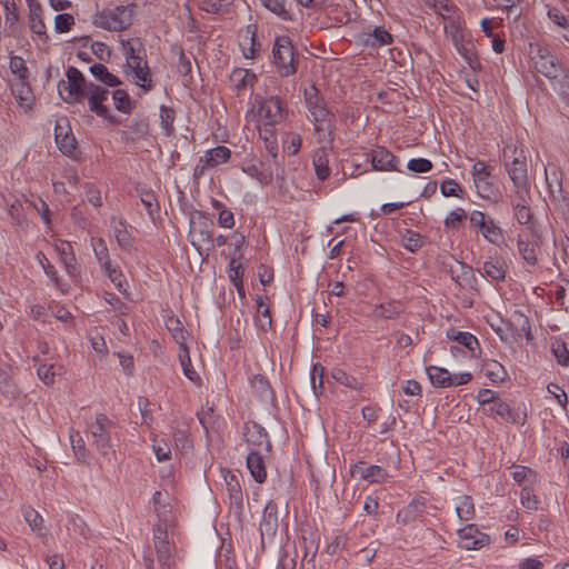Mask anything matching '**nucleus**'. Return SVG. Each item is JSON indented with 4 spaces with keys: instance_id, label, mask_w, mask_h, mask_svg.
<instances>
[{
    "instance_id": "nucleus-28",
    "label": "nucleus",
    "mask_w": 569,
    "mask_h": 569,
    "mask_svg": "<svg viewBox=\"0 0 569 569\" xmlns=\"http://www.w3.org/2000/svg\"><path fill=\"white\" fill-rule=\"evenodd\" d=\"M426 508V500L423 497L413 498L406 507L397 512L396 521L399 525L407 526L413 522Z\"/></svg>"
},
{
    "instance_id": "nucleus-38",
    "label": "nucleus",
    "mask_w": 569,
    "mask_h": 569,
    "mask_svg": "<svg viewBox=\"0 0 569 569\" xmlns=\"http://www.w3.org/2000/svg\"><path fill=\"white\" fill-rule=\"evenodd\" d=\"M256 32L254 24H248L240 33V48L246 59H253L256 54Z\"/></svg>"
},
{
    "instance_id": "nucleus-60",
    "label": "nucleus",
    "mask_w": 569,
    "mask_h": 569,
    "mask_svg": "<svg viewBox=\"0 0 569 569\" xmlns=\"http://www.w3.org/2000/svg\"><path fill=\"white\" fill-rule=\"evenodd\" d=\"M325 368L320 362L313 363L310 371V383L316 396L323 391Z\"/></svg>"
},
{
    "instance_id": "nucleus-8",
    "label": "nucleus",
    "mask_w": 569,
    "mask_h": 569,
    "mask_svg": "<svg viewBox=\"0 0 569 569\" xmlns=\"http://www.w3.org/2000/svg\"><path fill=\"white\" fill-rule=\"evenodd\" d=\"M505 164L517 192L529 191L527 157L523 149L513 147L512 160L508 161L507 151L503 152Z\"/></svg>"
},
{
    "instance_id": "nucleus-34",
    "label": "nucleus",
    "mask_w": 569,
    "mask_h": 569,
    "mask_svg": "<svg viewBox=\"0 0 569 569\" xmlns=\"http://www.w3.org/2000/svg\"><path fill=\"white\" fill-rule=\"evenodd\" d=\"M312 164L316 176L320 181H325L329 178L331 169L329 167V151L326 147H320L316 150Z\"/></svg>"
},
{
    "instance_id": "nucleus-41",
    "label": "nucleus",
    "mask_w": 569,
    "mask_h": 569,
    "mask_svg": "<svg viewBox=\"0 0 569 569\" xmlns=\"http://www.w3.org/2000/svg\"><path fill=\"white\" fill-rule=\"evenodd\" d=\"M113 231L118 246L121 248V250L131 252L136 239L132 233L128 231V222L124 219H120Z\"/></svg>"
},
{
    "instance_id": "nucleus-17",
    "label": "nucleus",
    "mask_w": 569,
    "mask_h": 569,
    "mask_svg": "<svg viewBox=\"0 0 569 569\" xmlns=\"http://www.w3.org/2000/svg\"><path fill=\"white\" fill-rule=\"evenodd\" d=\"M460 539L459 546L466 550H478L488 546L491 541L490 537L480 531L473 523L467 525L457 531Z\"/></svg>"
},
{
    "instance_id": "nucleus-31",
    "label": "nucleus",
    "mask_w": 569,
    "mask_h": 569,
    "mask_svg": "<svg viewBox=\"0 0 569 569\" xmlns=\"http://www.w3.org/2000/svg\"><path fill=\"white\" fill-rule=\"evenodd\" d=\"M293 2H262L272 13L284 21H296L302 16L301 9L295 10Z\"/></svg>"
},
{
    "instance_id": "nucleus-20",
    "label": "nucleus",
    "mask_w": 569,
    "mask_h": 569,
    "mask_svg": "<svg viewBox=\"0 0 569 569\" xmlns=\"http://www.w3.org/2000/svg\"><path fill=\"white\" fill-rule=\"evenodd\" d=\"M56 250L59 256V261L63 266L66 273L71 279L79 278L80 269L71 243L61 240L59 243L56 244Z\"/></svg>"
},
{
    "instance_id": "nucleus-53",
    "label": "nucleus",
    "mask_w": 569,
    "mask_h": 569,
    "mask_svg": "<svg viewBox=\"0 0 569 569\" xmlns=\"http://www.w3.org/2000/svg\"><path fill=\"white\" fill-rule=\"evenodd\" d=\"M331 377L339 385H342L352 390H361L362 389V383L356 377L347 373L345 370H342L340 368H335L331 371Z\"/></svg>"
},
{
    "instance_id": "nucleus-61",
    "label": "nucleus",
    "mask_w": 569,
    "mask_h": 569,
    "mask_svg": "<svg viewBox=\"0 0 569 569\" xmlns=\"http://www.w3.org/2000/svg\"><path fill=\"white\" fill-rule=\"evenodd\" d=\"M228 274L230 281L238 289V291H240L242 289L243 268L241 263L237 262L234 257L229 261Z\"/></svg>"
},
{
    "instance_id": "nucleus-58",
    "label": "nucleus",
    "mask_w": 569,
    "mask_h": 569,
    "mask_svg": "<svg viewBox=\"0 0 569 569\" xmlns=\"http://www.w3.org/2000/svg\"><path fill=\"white\" fill-rule=\"evenodd\" d=\"M112 99L116 109L123 113H129L134 106L129 93L123 89L114 90L112 93Z\"/></svg>"
},
{
    "instance_id": "nucleus-62",
    "label": "nucleus",
    "mask_w": 569,
    "mask_h": 569,
    "mask_svg": "<svg viewBox=\"0 0 569 569\" xmlns=\"http://www.w3.org/2000/svg\"><path fill=\"white\" fill-rule=\"evenodd\" d=\"M131 139L137 140L144 138L149 133V122L142 118H133L129 126Z\"/></svg>"
},
{
    "instance_id": "nucleus-21",
    "label": "nucleus",
    "mask_w": 569,
    "mask_h": 569,
    "mask_svg": "<svg viewBox=\"0 0 569 569\" xmlns=\"http://www.w3.org/2000/svg\"><path fill=\"white\" fill-rule=\"evenodd\" d=\"M512 214L519 224L526 226L528 229L532 223V212L529 206V191L516 192L515 199L511 200Z\"/></svg>"
},
{
    "instance_id": "nucleus-56",
    "label": "nucleus",
    "mask_w": 569,
    "mask_h": 569,
    "mask_svg": "<svg viewBox=\"0 0 569 569\" xmlns=\"http://www.w3.org/2000/svg\"><path fill=\"white\" fill-rule=\"evenodd\" d=\"M92 249L100 267H107L111 261L109 249L103 238L92 239Z\"/></svg>"
},
{
    "instance_id": "nucleus-24",
    "label": "nucleus",
    "mask_w": 569,
    "mask_h": 569,
    "mask_svg": "<svg viewBox=\"0 0 569 569\" xmlns=\"http://www.w3.org/2000/svg\"><path fill=\"white\" fill-rule=\"evenodd\" d=\"M243 437L246 442L253 448L270 446L267 430L256 421H248L243 425Z\"/></svg>"
},
{
    "instance_id": "nucleus-2",
    "label": "nucleus",
    "mask_w": 569,
    "mask_h": 569,
    "mask_svg": "<svg viewBox=\"0 0 569 569\" xmlns=\"http://www.w3.org/2000/svg\"><path fill=\"white\" fill-rule=\"evenodd\" d=\"M153 546L154 550L148 547L143 552L146 569H156L154 553L159 569H172L174 547L168 539V526L164 521H160L153 527Z\"/></svg>"
},
{
    "instance_id": "nucleus-40",
    "label": "nucleus",
    "mask_w": 569,
    "mask_h": 569,
    "mask_svg": "<svg viewBox=\"0 0 569 569\" xmlns=\"http://www.w3.org/2000/svg\"><path fill=\"white\" fill-rule=\"evenodd\" d=\"M179 361H180L182 372L186 376V378L196 385H200L201 378L198 375V372L194 370V368L191 363L189 348L184 342L180 343Z\"/></svg>"
},
{
    "instance_id": "nucleus-47",
    "label": "nucleus",
    "mask_w": 569,
    "mask_h": 569,
    "mask_svg": "<svg viewBox=\"0 0 569 569\" xmlns=\"http://www.w3.org/2000/svg\"><path fill=\"white\" fill-rule=\"evenodd\" d=\"M550 84L562 102L569 107V70L566 69L556 79H551Z\"/></svg>"
},
{
    "instance_id": "nucleus-3",
    "label": "nucleus",
    "mask_w": 569,
    "mask_h": 569,
    "mask_svg": "<svg viewBox=\"0 0 569 569\" xmlns=\"http://www.w3.org/2000/svg\"><path fill=\"white\" fill-rule=\"evenodd\" d=\"M134 2H128L127 6L118 4L112 8L98 10L93 16L92 23L108 31H122L132 23Z\"/></svg>"
},
{
    "instance_id": "nucleus-22",
    "label": "nucleus",
    "mask_w": 569,
    "mask_h": 569,
    "mask_svg": "<svg viewBox=\"0 0 569 569\" xmlns=\"http://www.w3.org/2000/svg\"><path fill=\"white\" fill-rule=\"evenodd\" d=\"M447 338L453 342H457L459 347L466 348L470 358H478L481 353L479 340L471 332L450 328L447 330Z\"/></svg>"
},
{
    "instance_id": "nucleus-44",
    "label": "nucleus",
    "mask_w": 569,
    "mask_h": 569,
    "mask_svg": "<svg viewBox=\"0 0 569 569\" xmlns=\"http://www.w3.org/2000/svg\"><path fill=\"white\" fill-rule=\"evenodd\" d=\"M231 157V150L224 146H218L206 151L202 157L211 168L226 163Z\"/></svg>"
},
{
    "instance_id": "nucleus-30",
    "label": "nucleus",
    "mask_w": 569,
    "mask_h": 569,
    "mask_svg": "<svg viewBox=\"0 0 569 569\" xmlns=\"http://www.w3.org/2000/svg\"><path fill=\"white\" fill-rule=\"evenodd\" d=\"M483 276L490 278L493 281H503L507 274V263L502 257L495 256L489 257L482 266Z\"/></svg>"
},
{
    "instance_id": "nucleus-46",
    "label": "nucleus",
    "mask_w": 569,
    "mask_h": 569,
    "mask_svg": "<svg viewBox=\"0 0 569 569\" xmlns=\"http://www.w3.org/2000/svg\"><path fill=\"white\" fill-rule=\"evenodd\" d=\"M122 52L126 61L130 59L141 60V56H146V49L139 38L121 40Z\"/></svg>"
},
{
    "instance_id": "nucleus-4",
    "label": "nucleus",
    "mask_w": 569,
    "mask_h": 569,
    "mask_svg": "<svg viewBox=\"0 0 569 569\" xmlns=\"http://www.w3.org/2000/svg\"><path fill=\"white\" fill-rule=\"evenodd\" d=\"M88 432L92 437V446L106 456L112 449V435L116 433L118 422L104 413H96L94 419L88 423Z\"/></svg>"
},
{
    "instance_id": "nucleus-50",
    "label": "nucleus",
    "mask_w": 569,
    "mask_h": 569,
    "mask_svg": "<svg viewBox=\"0 0 569 569\" xmlns=\"http://www.w3.org/2000/svg\"><path fill=\"white\" fill-rule=\"evenodd\" d=\"M12 93L20 107H30L32 102V91L29 79L24 81H18L12 88Z\"/></svg>"
},
{
    "instance_id": "nucleus-54",
    "label": "nucleus",
    "mask_w": 569,
    "mask_h": 569,
    "mask_svg": "<svg viewBox=\"0 0 569 569\" xmlns=\"http://www.w3.org/2000/svg\"><path fill=\"white\" fill-rule=\"evenodd\" d=\"M9 69L18 79V81H24L29 79L30 71L27 67L24 59L20 56H10Z\"/></svg>"
},
{
    "instance_id": "nucleus-1",
    "label": "nucleus",
    "mask_w": 569,
    "mask_h": 569,
    "mask_svg": "<svg viewBox=\"0 0 569 569\" xmlns=\"http://www.w3.org/2000/svg\"><path fill=\"white\" fill-rule=\"evenodd\" d=\"M430 9L445 22V32L450 37L457 51L467 58L465 51L466 31L462 14L455 2H428Z\"/></svg>"
},
{
    "instance_id": "nucleus-18",
    "label": "nucleus",
    "mask_w": 569,
    "mask_h": 569,
    "mask_svg": "<svg viewBox=\"0 0 569 569\" xmlns=\"http://www.w3.org/2000/svg\"><path fill=\"white\" fill-rule=\"evenodd\" d=\"M221 473L226 483L230 507L236 513H241L243 511V491L239 476L228 469H222Z\"/></svg>"
},
{
    "instance_id": "nucleus-37",
    "label": "nucleus",
    "mask_w": 569,
    "mask_h": 569,
    "mask_svg": "<svg viewBox=\"0 0 569 569\" xmlns=\"http://www.w3.org/2000/svg\"><path fill=\"white\" fill-rule=\"evenodd\" d=\"M136 192L144 206L148 216L153 220L160 212V206L154 192L142 186H137Z\"/></svg>"
},
{
    "instance_id": "nucleus-13",
    "label": "nucleus",
    "mask_w": 569,
    "mask_h": 569,
    "mask_svg": "<svg viewBox=\"0 0 569 569\" xmlns=\"http://www.w3.org/2000/svg\"><path fill=\"white\" fill-rule=\"evenodd\" d=\"M310 121L313 123L315 131L322 141L331 142L333 131L336 130V114L329 110L327 103L310 113Z\"/></svg>"
},
{
    "instance_id": "nucleus-9",
    "label": "nucleus",
    "mask_w": 569,
    "mask_h": 569,
    "mask_svg": "<svg viewBox=\"0 0 569 569\" xmlns=\"http://www.w3.org/2000/svg\"><path fill=\"white\" fill-rule=\"evenodd\" d=\"M109 90L93 82H89L84 91V99L88 100L90 111L98 117L103 118L111 124H119L120 118L112 114L107 106L103 104L109 99Z\"/></svg>"
},
{
    "instance_id": "nucleus-42",
    "label": "nucleus",
    "mask_w": 569,
    "mask_h": 569,
    "mask_svg": "<svg viewBox=\"0 0 569 569\" xmlns=\"http://www.w3.org/2000/svg\"><path fill=\"white\" fill-rule=\"evenodd\" d=\"M427 375L432 386L437 388L452 387L451 373L445 368L438 366H429L427 368Z\"/></svg>"
},
{
    "instance_id": "nucleus-57",
    "label": "nucleus",
    "mask_w": 569,
    "mask_h": 569,
    "mask_svg": "<svg viewBox=\"0 0 569 569\" xmlns=\"http://www.w3.org/2000/svg\"><path fill=\"white\" fill-rule=\"evenodd\" d=\"M551 352L558 365L569 367V350L567 348V343L562 339L556 338L551 342Z\"/></svg>"
},
{
    "instance_id": "nucleus-52",
    "label": "nucleus",
    "mask_w": 569,
    "mask_h": 569,
    "mask_svg": "<svg viewBox=\"0 0 569 569\" xmlns=\"http://www.w3.org/2000/svg\"><path fill=\"white\" fill-rule=\"evenodd\" d=\"M303 98L309 113H311L312 111H315L316 109L320 108L326 103L325 98L321 96L320 91L315 84L305 89Z\"/></svg>"
},
{
    "instance_id": "nucleus-36",
    "label": "nucleus",
    "mask_w": 569,
    "mask_h": 569,
    "mask_svg": "<svg viewBox=\"0 0 569 569\" xmlns=\"http://www.w3.org/2000/svg\"><path fill=\"white\" fill-rule=\"evenodd\" d=\"M132 76L133 83L142 89L143 92L150 91L154 83L152 79L151 70L148 63L130 69L128 76Z\"/></svg>"
},
{
    "instance_id": "nucleus-25",
    "label": "nucleus",
    "mask_w": 569,
    "mask_h": 569,
    "mask_svg": "<svg viewBox=\"0 0 569 569\" xmlns=\"http://www.w3.org/2000/svg\"><path fill=\"white\" fill-rule=\"evenodd\" d=\"M56 142L64 154H71L76 149V138L73 137L67 119L58 120L54 127Z\"/></svg>"
},
{
    "instance_id": "nucleus-11",
    "label": "nucleus",
    "mask_w": 569,
    "mask_h": 569,
    "mask_svg": "<svg viewBox=\"0 0 569 569\" xmlns=\"http://www.w3.org/2000/svg\"><path fill=\"white\" fill-rule=\"evenodd\" d=\"M470 224L481 231L482 237L491 244L499 246L503 240V229L499 227L493 218L485 212L473 210L469 214Z\"/></svg>"
},
{
    "instance_id": "nucleus-6",
    "label": "nucleus",
    "mask_w": 569,
    "mask_h": 569,
    "mask_svg": "<svg viewBox=\"0 0 569 569\" xmlns=\"http://www.w3.org/2000/svg\"><path fill=\"white\" fill-rule=\"evenodd\" d=\"M530 56L537 72L549 81L567 69L558 57L539 43H530Z\"/></svg>"
},
{
    "instance_id": "nucleus-64",
    "label": "nucleus",
    "mask_w": 569,
    "mask_h": 569,
    "mask_svg": "<svg viewBox=\"0 0 569 569\" xmlns=\"http://www.w3.org/2000/svg\"><path fill=\"white\" fill-rule=\"evenodd\" d=\"M23 518L26 522L30 526L31 530L40 531L43 525L42 516L32 507H27L23 510Z\"/></svg>"
},
{
    "instance_id": "nucleus-19",
    "label": "nucleus",
    "mask_w": 569,
    "mask_h": 569,
    "mask_svg": "<svg viewBox=\"0 0 569 569\" xmlns=\"http://www.w3.org/2000/svg\"><path fill=\"white\" fill-rule=\"evenodd\" d=\"M278 527V506L274 501L269 500L264 506L259 527L261 541L264 542L267 539L271 542L277 535Z\"/></svg>"
},
{
    "instance_id": "nucleus-29",
    "label": "nucleus",
    "mask_w": 569,
    "mask_h": 569,
    "mask_svg": "<svg viewBox=\"0 0 569 569\" xmlns=\"http://www.w3.org/2000/svg\"><path fill=\"white\" fill-rule=\"evenodd\" d=\"M393 37L383 27H376L372 31L363 32L361 42L367 48L378 49L392 43Z\"/></svg>"
},
{
    "instance_id": "nucleus-16",
    "label": "nucleus",
    "mask_w": 569,
    "mask_h": 569,
    "mask_svg": "<svg viewBox=\"0 0 569 569\" xmlns=\"http://www.w3.org/2000/svg\"><path fill=\"white\" fill-rule=\"evenodd\" d=\"M28 27L32 34V40L41 44H47L49 41V36L47 33V27L43 21L40 2H28Z\"/></svg>"
},
{
    "instance_id": "nucleus-49",
    "label": "nucleus",
    "mask_w": 569,
    "mask_h": 569,
    "mask_svg": "<svg viewBox=\"0 0 569 569\" xmlns=\"http://www.w3.org/2000/svg\"><path fill=\"white\" fill-rule=\"evenodd\" d=\"M483 369L486 370V377L493 383L503 382L508 376L505 367L492 359H487L483 362Z\"/></svg>"
},
{
    "instance_id": "nucleus-14",
    "label": "nucleus",
    "mask_w": 569,
    "mask_h": 569,
    "mask_svg": "<svg viewBox=\"0 0 569 569\" xmlns=\"http://www.w3.org/2000/svg\"><path fill=\"white\" fill-rule=\"evenodd\" d=\"M378 462H382L378 458ZM350 473L352 477H358L360 480L367 481L368 483H382L389 477L387 467L381 465H367L365 461H357L350 466Z\"/></svg>"
},
{
    "instance_id": "nucleus-55",
    "label": "nucleus",
    "mask_w": 569,
    "mask_h": 569,
    "mask_svg": "<svg viewBox=\"0 0 569 569\" xmlns=\"http://www.w3.org/2000/svg\"><path fill=\"white\" fill-rule=\"evenodd\" d=\"M520 503L521 506L529 510L535 511L539 508L540 499L533 492L532 486L525 485L520 490Z\"/></svg>"
},
{
    "instance_id": "nucleus-5",
    "label": "nucleus",
    "mask_w": 569,
    "mask_h": 569,
    "mask_svg": "<svg viewBox=\"0 0 569 569\" xmlns=\"http://www.w3.org/2000/svg\"><path fill=\"white\" fill-rule=\"evenodd\" d=\"M272 62L280 77L286 78L297 72L295 49L289 37L280 36L274 40Z\"/></svg>"
},
{
    "instance_id": "nucleus-10",
    "label": "nucleus",
    "mask_w": 569,
    "mask_h": 569,
    "mask_svg": "<svg viewBox=\"0 0 569 569\" xmlns=\"http://www.w3.org/2000/svg\"><path fill=\"white\" fill-rule=\"evenodd\" d=\"M259 116L263 120L262 132L270 131V127H274L287 118V110L282 99L278 96H269L263 98L258 108Z\"/></svg>"
},
{
    "instance_id": "nucleus-32",
    "label": "nucleus",
    "mask_w": 569,
    "mask_h": 569,
    "mask_svg": "<svg viewBox=\"0 0 569 569\" xmlns=\"http://www.w3.org/2000/svg\"><path fill=\"white\" fill-rule=\"evenodd\" d=\"M401 312L402 306L400 301L390 300L388 302L376 305L370 317L380 320H392L397 319Z\"/></svg>"
},
{
    "instance_id": "nucleus-59",
    "label": "nucleus",
    "mask_w": 569,
    "mask_h": 569,
    "mask_svg": "<svg viewBox=\"0 0 569 569\" xmlns=\"http://www.w3.org/2000/svg\"><path fill=\"white\" fill-rule=\"evenodd\" d=\"M152 450L159 462L170 460L171 458V447L164 438H152Z\"/></svg>"
},
{
    "instance_id": "nucleus-27",
    "label": "nucleus",
    "mask_w": 569,
    "mask_h": 569,
    "mask_svg": "<svg viewBox=\"0 0 569 569\" xmlns=\"http://www.w3.org/2000/svg\"><path fill=\"white\" fill-rule=\"evenodd\" d=\"M477 194L488 201L498 202L501 198L499 187L493 181V176L479 177L473 180Z\"/></svg>"
},
{
    "instance_id": "nucleus-7",
    "label": "nucleus",
    "mask_w": 569,
    "mask_h": 569,
    "mask_svg": "<svg viewBox=\"0 0 569 569\" xmlns=\"http://www.w3.org/2000/svg\"><path fill=\"white\" fill-rule=\"evenodd\" d=\"M66 76L68 81L61 80L58 83V91L66 102L81 103L84 100V91L89 82L86 81L82 72L76 67H69Z\"/></svg>"
},
{
    "instance_id": "nucleus-63",
    "label": "nucleus",
    "mask_w": 569,
    "mask_h": 569,
    "mask_svg": "<svg viewBox=\"0 0 569 569\" xmlns=\"http://www.w3.org/2000/svg\"><path fill=\"white\" fill-rule=\"evenodd\" d=\"M302 144V139L299 133L296 132H288L284 136L283 139V150L289 156H295L299 152Z\"/></svg>"
},
{
    "instance_id": "nucleus-23",
    "label": "nucleus",
    "mask_w": 569,
    "mask_h": 569,
    "mask_svg": "<svg viewBox=\"0 0 569 569\" xmlns=\"http://www.w3.org/2000/svg\"><path fill=\"white\" fill-rule=\"evenodd\" d=\"M371 164L375 170L378 171H398L402 172L398 168L399 159L385 147H378L370 153Z\"/></svg>"
},
{
    "instance_id": "nucleus-35",
    "label": "nucleus",
    "mask_w": 569,
    "mask_h": 569,
    "mask_svg": "<svg viewBox=\"0 0 569 569\" xmlns=\"http://www.w3.org/2000/svg\"><path fill=\"white\" fill-rule=\"evenodd\" d=\"M70 445L77 462L89 466L91 462V453L86 447V442L79 431L71 430Z\"/></svg>"
},
{
    "instance_id": "nucleus-39",
    "label": "nucleus",
    "mask_w": 569,
    "mask_h": 569,
    "mask_svg": "<svg viewBox=\"0 0 569 569\" xmlns=\"http://www.w3.org/2000/svg\"><path fill=\"white\" fill-rule=\"evenodd\" d=\"M511 469V478L521 486V488L525 485L533 486L538 480V473L530 467L513 463Z\"/></svg>"
},
{
    "instance_id": "nucleus-33",
    "label": "nucleus",
    "mask_w": 569,
    "mask_h": 569,
    "mask_svg": "<svg viewBox=\"0 0 569 569\" xmlns=\"http://www.w3.org/2000/svg\"><path fill=\"white\" fill-rule=\"evenodd\" d=\"M247 468L250 475L258 483H263L267 479V470L262 456L256 450H251L247 456Z\"/></svg>"
},
{
    "instance_id": "nucleus-12",
    "label": "nucleus",
    "mask_w": 569,
    "mask_h": 569,
    "mask_svg": "<svg viewBox=\"0 0 569 569\" xmlns=\"http://www.w3.org/2000/svg\"><path fill=\"white\" fill-rule=\"evenodd\" d=\"M483 413L490 418H500L513 425L522 426L527 421V409L525 405L522 411H520V408L512 409L500 396L497 397L490 406L483 408Z\"/></svg>"
},
{
    "instance_id": "nucleus-43",
    "label": "nucleus",
    "mask_w": 569,
    "mask_h": 569,
    "mask_svg": "<svg viewBox=\"0 0 569 569\" xmlns=\"http://www.w3.org/2000/svg\"><path fill=\"white\" fill-rule=\"evenodd\" d=\"M256 80V74L247 69H234L230 77V81L237 91L253 87Z\"/></svg>"
},
{
    "instance_id": "nucleus-45",
    "label": "nucleus",
    "mask_w": 569,
    "mask_h": 569,
    "mask_svg": "<svg viewBox=\"0 0 569 569\" xmlns=\"http://www.w3.org/2000/svg\"><path fill=\"white\" fill-rule=\"evenodd\" d=\"M455 505H456L457 516L461 521H468L475 517V515H476L475 505H473V500L470 496L462 495V496L457 497L455 499Z\"/></svg>"
},
{
    "instance_id": "nucleus-48",
    "label": "nucleus",
    "mask_w": 569,
    "mask_h": 569,
    "mask_svg": "<svg viewBox=\"0 0 569 569\" xmlns=\"http://www.w3.org/2000/svg\"><path fill=\"white\" fill-rule=\"evenodd\" d=\"M425 243V238L419 232L411 229H406L401 236L402 247L411 253L419 251Z\"/></svg>"
},
{
    "instance_id": "nucleus-51",
    "label": "nucleus",
    "mask_w": 569,
    "mask_h": 569,
    "mask_svg": "<svg viewBox=\"0 0 569 569\" xmlns=\"http://www.w3.org/2000/svg\"><path fill=\"white\" fill-rule=\"evenodd\" d=\"M114 287L122 292L127 286L126 277L118 264L110 262L107 267H100Z\"/></svg>"
},
{
    "instance_id": "nucleus-15",
    "label": "nucleus",
    "mask_w": 569,
    "mask_h": 569,
    "mask_svg": "<svg viewBox=\"0 0 569 569\" xmlns=\"http://www.w3.org/2000/svg\"><path fill=\"white\" fill-rule=\"evenodd\" d=\"M541 237L535 226L529 227V236L519 233L517 237V247L519 254L529 266H537V250L540 246Z\"/></svg>"
},
{
    "instance_id": "nucleus-26",
    "label": "nucleus",
    "mask_w": 569,
    "mask_h": 569,
    "mask_svg": "<svg viewBox=\"0 0 569 569\" xmlns=\"http://www.w3.org/2000/svg\"><path fill=\"white\" fill-rule=\"evenodd\" d=\"M262 161L244 160L240 164L243 173L256 179L261 186H269L273 180V173L269 168H262Z\"/></svg>"
}]
</instances>
